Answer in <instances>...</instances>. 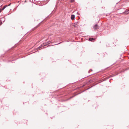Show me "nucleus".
<instances>
[{
	"label": "nucleus",
	"instance_id": "nucleus-1",
	"mask_svg": "<svg viewBox=\"0 0 129 129\" xmlns=\"http://www.w3.org/2000/svg\"><path fill=\"white\" fill-rule=\"evenodd\" d=\"M93 28L94 30H95L99 29V27L97 24H96L93 26Z\"/></svg>",
	"mask_w": 129,
	"mask_h": 129
},
{
	"label": "nucleus",
	"instance_id": "nucleus-2",
	"mask_svg": "<svg viewBox=\"0 0 129 129\" xmlns=\"http://www.w3.org/2000/svg\"><path fill=\"white\" fill-rule=\"evenodd\" d=\"M45 46H46V45H45V43H44L41 45L39 47H38V49H39L42 47H44Z\"/></svg>",
	"mask_w": 129,
	"mask_h": 129
},
{
	"label": "nucleus",
	"instance_id": "nucleus-3",
	"mask_svg": "<svg viewBox=\"0 0 129 129\" xmlns=\"http://www.w3.org/2000/svg\"><path fill=\"white\" fill-rule=\"evenodd\" d=\"M51 43L50 41H48L47 43H45V45L46 46L47 45L50 44Z\"/></svg>",
	"mask_w": 129,
	"mask_h": 129
},
{
	"label": "nucleus",
	"instance_id": "nucleus-4",
	"mask_svg": "<svg viewBox=\"0 0 129 129\" xmlns=\"http://www.w3.org/2000/svg\"><path fill=\"white\" fill-rule=\"evenodd\" d=\"M71 18L72 20L74 19L75 18V15H72L71 16Z\"/></svg>",
	"mask_w": 129,
	"mask_h": 129
},
{
	"label": "nucleus",
	"instance_id": "nucleus-5",
	"mask_svg": "<svg viewBox=\"0 0 129 129\" xmlns=\"http://www.w3.org/2000/svg\"><path fill=\"white\" fill-rule=\"evenodd\" d=\"M94 40V39L93 38H90L89 39V41H92Z\"/></svg>",
	"mask_w": 129,
	"mask_h": 129
},
{
	"label": "nucleus",
	"instance_id": "nucleus-6",
	"mask_svg": "<svg viewBox=\"0 0 129 129\" xmlns=\"http://www.w3.org/2000/svg\"><path fill=\"white\" fill-rule=\"evenodd\" d=\"M73 26L75 27H77V23H75L73 24Z\"/></svg>",
	"mask_w": 129,
	"mask_h": 129
},
{
	"label": "nucleus",
	"instance_id": "nucleus-7",
	"mask_svg": "<svg viewBox=\"0 0 129 129\" xmlns=\"http://www.w3.org/2000/svg\"><path fill=\"white\" fill-rule=\"evenodd\" d=\"M7 7V5L5 6H4L3 8L2 9V10H4L6 7Z\"/></svg>",
	"mask_w": 129,
	"mask_h": 129
},
{
	"label": "nucleus",
	"instance_id": "nucleus-8",
	"mask_svg": "<svg viewBox=\"0 0 129 129\" xmlns=\"http://www.w3.org/2000/svg\"><path fill=\"white\" fill-rule=\"evenodd\" d=\"M70 1L71 3H72L75 1V0H71Z\"/></svg>",
	"mask_w": 129,
	"mask_h": 129
},
{
	"label": "nucleus",
	"instance_id": "nucleus-9",
	"mask_svg": "<svg viewBox=\"0 0 129 129\" xmlns=\"http://www.w3.org/2000/svg\"><path fill=\"white\" fill-rule=\"evenodd\" d=\"M127 14L129 13V10H128V11H127Z\"/></svg>",
	"mask_w": 129,
	"mask_h": 129
},
{
	"label": "nucleus",
	"instance_id": "nucleus-10",
	"mask_svg": "<svg viewBox=\"0 0 129 129\" xmlns=\"http://www.w3.org/2000/svg\"><path fill=\"white\" fill-rule=\"evenodd\" d=\"M2 11V9H1L0 8V13Z\"/></svg>",
	"mask_w": 129,
	"mask_h": 129
},
{
	"label": "nucleus",
	"instance_id": "nucleus-11",
	"mask_svg": "<svg viewBox=\"0 0 129 129\" xmlns=\"http://www.w3.org/2000/svg\"><path fill=\"white\" fill-rule=\"evenodd\" d=\"M60 43H59L58 44H55V45H58V44H60Z\"/></svg>",
	"mask_w": 129,
	"mask_h": 129
},
{
	"label": "nucleus",
	"instance_id": "nucleus-12",
	"mask_svg": "<svg viewBox=\"0 0 129 129\" xmlns=\"http://www.w3.org/2000/svg\"><path fill=\"white\" fill-rule=\"evenodd\" d=\"M122 54L120 56H122Z\"/></svg>",
	"mask_w": 129,
	"mask_h": 129
},
{
	"label": "nucleus",
	"instance_id": "nucleus-13",
	"mask_svg": "<svg viewBox=\"0 0 129 129\" xmlns=\"http://www.w3.org/2000/svg\"><path fill=\"white\" fill-rule=\"evenodd\" d=\"M10 4L9 5V6H10Z\"/></svg>",
	"mask_w": 129,
	"mask_h": 129
}]
</instances>
